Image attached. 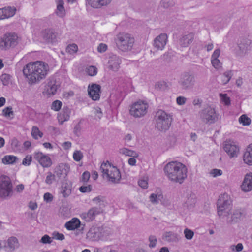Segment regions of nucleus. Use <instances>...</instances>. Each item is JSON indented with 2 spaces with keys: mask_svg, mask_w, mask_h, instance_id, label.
<instances>
[{
  "mask_svg": "<svg viewBox=\"0 0 252 252\" xmlns=\"http://www.w3.org/2000/svg\"><path fill=\"white\" fill-rule=\"evenodd\" d=\"M49 71L48 64L41 61L29 63L23 69V74L30 85L38 83L44 79Z\"/></svg>",
  "mask_w": 252,
  "mask_h": 252,
  "instance_id": "f257e3e1",
  "label": "nucleus"
},
{
  "mask_svg": "<svg viewBox=\"0 0 252 252\" xmlns=\"http://www.w3.org/2000/svg\"><path fill=\"white\" fill-rule=\"evenodd\" d=\"M164 171L168 179L173 183L181 184L187 177V169L181 162L168 163L164 168Z\"/></svg>",
  "mask_w": 252,
  "mask_h": 252,
  "instance_id": "f03ea898",
  "label": "nucleus"
},
{
  "mask_svg": "<svg viewBox=\"0 0 252 252\" xmlns=\"http://www.w3.org/2000/svg\"><path fill=\"white\" fill-rule=\"evenodd\" d=\"M135 41L134 37L126 32L118 33L115 39L117 49L124 53L130 52L133 49Z\"/></svg>",
  "mask_w": 252,
  "mask_h": 252,
  "instance_id": "7ed1b4c3",
  "label": "nucleus"
},
{
  "mask_svg": "<svg viewBox=\"0 0 252 252\" xmlns=\"http://www.w3.org/2000/svg\"><path fill=\"white\" fill-rule=\"evenodd\" d=\"M100 170L102 173V177L107 181L112 184H118L121 179V175L119 170L111 165L109 161L101 164Z\"/></svg>",
  "mask_w": 252,
  "mask_h": 252,
  "instance_id": "20e7f679",
  "label": "nucleus"
},
{
  "mask_svg": "<svg viewBox=\"0 0 252 252\" xmlns=\"http://www.w3.org/2000/svg\"><path fill=\"white\" fill-rule=\"evenodd\" d=\"M156 127L160 131L168 130L172 121V116L162 110L158 111L155 115Z\"/></svg>",
  "mask_w": 252,
  "mask_h": 252,
  "instance_id": "39448f33",
  "label": "nucleus"
},
{
  "mask_svg": "<svg viewBox=\"0 0 252 252\" xmlns=\"http://www.w3.org/2000/svg\"><path fill=\"white\" fill-rule=\"evenodd\" d=\"M218 214L220 218L224 219L232 208L230 196L226 194L220 195L217 201Z\"/></svg>",
  "mask_w": 252,
  "mask_h": 252,
  "instance_id": "423d86ee",
  "label": "nucleus"
},
{
  "mask_svg": "<svg viewBox=\"0 0 252 252\" xmlns=\"http://www.w3.org/2000/svg\"><path fill=\"white\" fill-rule=\"evenodd\" d=\"M201 120L205 124H212L217 122L219 114L217 112L215 106L207 105L199 112Z\"/></svg>",
  "mask_w": 252,
  "mask_h": 252,
  "instance_id": "0eeeda50",
  "label": "nucleus"
},
{
  "mask_svg": "<svg viewBox=\"0 0 252 252\" xmlns=\"http://www.w3.org/2000/svg\"><path fill=\"white\" fill-rule=\"evenodd\" d=\"M13 185L10 178L4 175L0 176V198L9 199L13 195Z\"/></svg>",
  "mask_w": 252,
  "mask_h": 252,
  "instance_id": "6e6552de",
  "label": "nucleus"
},
{
  "mask_svg": "<svg viewBox=\"0 0 252 252\" xmlns=\"http://www.w3.org/2000/svg\"><path fill=\"white\" fill-rule=\"evenodd\" d=\"M148 107L149 105L146 101L139 100L131 105L129 113L134 118H140L146 114Z\"/></svg>",
  "mask_w": 252,
  "mask_h": 252,
  "instance_id": "1a4fd4ad",
  "label": "nucleus"
},
{
  "mask_svg": "<svg viewBox=\"0 0 252 252\" xmlns=\"http://www.w3.org/2000/svg\"><path fill=\"white\" fill-rule=\"evenodd\" d=\"M18 43V36L14 33H7L0 39V49L6 51Z\"/></svg>",
  "mask_w": 252,
  "mask_h": 252,
  "instance_id": "9d476101",
  "label": "nucleus"
},
{
  "mask_svg": "<svg viewBox=\"0 0 252 252\" xmlns=\"http://www.w3.org/2000/svg\"><path fill=\"white\" fill-rule=\"evenodd\" d=\"M178 82L182 90H188L194 87L195 79L193 74L189 72H184L180 76Z\"/></svg>",
  "mask_w": 252,
  "mask_h": 252,
  "instance_id": "9b49d317",
  "label": "nucleus"
},
{
  "mask_svg": "<svg viewBox=\"0 0 252 252\" xmlns=\"http://www.w3.org/2000/svg\"><path fill=\"white\" fill-rule=\"evenodd\" d=\"M103 209L101 207H94L91 208L87 212L82 213L81 217L87 222L94 220L95 217L102 213Z\"/></svg>",
  "mask_w": 252,
  "mask_h": 252,
  "instance_id": "f8f14e48",
  "label": "nucleus"
},
{
  "mask_svg": "<svg viewBox=\"0 0 252 252\" xmlns=\"http://www.w3.org/2000/svg\"><path fill=\"white\" fill-rule=\"evenodd\" d=\"M104 236V230L101 227H92L86 234V238L91 241H96Z\"/></svg>",
  "mask_w": 252,
  "mask_h": 252,
  "instance_id": "ddd939ff",
  "label": "nucleus"
},
{
  "mask_svg": "<svg viewBox=\"0 0 252 252\" xmlns=\"http://www.w3.org/2000/svg\"><path fill=\"white\" fill-rule=\"evenodd\" d=\"M244 215V212L241 209L234 210L230 212L224 218L228 224H232L238 222Z\"/></svg>",
  "mask_w": 252,
  "mask_h": 252,
  "instance_id": "4468645a",
  "label": "nucleus"
},
{
  "mask_svg": "<svg viewBox=\"0 0 252 252\" xmlns=\"http://www.w3.org/2000/svg\"><path fill=\"white\" fill-rule=\"evenodd\" d=\"M168 41V36L166 33H162L157 36L154 40L153 45L157 50H163Z\"/></svg>",
  "mask_w": 252,
  "mask_h": 252,
  "instance_id": "2eb2a0df",
  "label": "nucleus"
},
{
  "mask_svg": "<svg viewBox=\"0 0 252 252\" xmlns=\"http://www.w3.org/2000/svg\"><path fill=\"white\" fill-rule=\"evenodd\" d=\"M223 149L230 158L237 157L239 152V147L233 141H226Z\"/></svg>",
  "mask_w": 252,
  "mask_h": 252,
  "instance_id": "dca6fc26",
  "label": "nucleus"
},
{
  "mask_svg": "<svg viewBox=\"0 0 252 252\" xmlns=\"http://www.w3.org/2000/svg\"><path fill=\"white\" fill-rule=\"evenodd\" d=\"M122 61L121 58L116 54L110 55L108 61V68L114 72H117L120 68Z\"/></svg>",
  "mask_w": 252,
  "mask_h": 252,
  "instance_id": "f3484780",
  "label": "nucleus"
},
{
  "mask_svg": "<svg viewBox=\"0 0 252 252\" xmlns=\"http://www.w3.org/2000/svg\"><path fill=\"white\" fill-rule=\"evenodd\" d=\"M34 158L43 167L48 168L52 164L50 158L41 152H35L34 154Z\"/></svg>",
  "mask_w": 252,
  "mask_h": 252,
  "instance_id": "a211bd4d",
  "label": "nucleus"
},
{
  "mask_svg": "<svg viewBox=\"0 0 252 252\" xmlns=\"http://www.w3.org/2000/svg\"><path fill=\"white\" fill-rule=\"evenodd\" d=\"M69 171V167L67 164L60 163L55 168L54 173L58 180H59L65 178Z\"/></svg>",
  "mask_w": 252,
  "mask_h": 252,
  "instance_id": "6ab92c4d",
  "label": "nucleus"
},
{
  "mask_svg": "<svg viewBox=\"0 0 252 252\" xmlns=\"http://www.w3.org/2000/svg\"><path fill=\"white\" fill-rule=\"evenodd\" d=\"M57 33L52 29H46L41 32V36L47 43H54L57 41Z\"/></svg>",
  "mask_w": 252,
  "mask_h": 252,
  "instance_id": "aec40b11",
  "label": "nucleus"
},
{
  "mask_svg": "<svg viewBox=\"0 0 252 252\" xmlns=\"http://www.w3.org/2000/svg\"><path fill=\"white\" fill-rule=\"evenodd\" d=\"M112 0H85L86 6L94 9H100L108 5Z\"/></svg>",
  "mask_w": 252,
  "mask_h": 252,
  "instance_id": "412c9836",
  "label": "nucleus"
},
{
  "mask_svg": "<svg viewBox=\"0 0 252 252\" xmlns=\"http://www.w3.org/2000/svg\"><path fill=\"white\" fill-rule=\"evenodd\" d=\"M17 9L14 6H5L0 8V20L13 17Z\"/></svg>",
  "mask_w": 252,
  "mask_h": 252,
  "instance_id": "4be33fe9",
  "label": "nucleus"
},
{
  "mask_svg": "<svg viewBox=\"0 0 252 252\" xmlns=\"http://www.w3.org/2000/svg\"><path fill=\"white\" fill-rule=\"evenodd\" d=\"M101 87L99 85L93 84L88 87V94L94 100H97L100 98Z\"/></svg>",
  "mask_w": 252,
  "mask_h": 252,
  "instance_id": "5701e85b",
  "label": "nucleus"
},
{
  "mask_svg": "<svg viewBox=\"0 0 252 252\" xmlns=\"http://www.w3.org/2000/svg\"><path fill=\"white\" fill-rule=\"evenodd\" d=\"M84 224H81L80 220L76 218H73L65 224V228L68 230H74L76 229L81 227V231H83L84 228Z\"/></svg>",
  "mask_w": 252,
  "mask_h": 252,
  "instance_id": "b1692460",
  "label": "nucleus"
},
{
  "mask_svg": "<svg viewBox=\"0 0 252 252\" xmlns=\"http://www.w3.org/2000/svg\"><path fill=\"white\" fill-rule=\"evenodd\" d=\"M241 189L244 192L252 190V173L247 174L241 185Z\"/></svg>",
  "mask_w": 252,
  "mask_h": 252,
  "instance_id": "393cba45",
  "label": "nucleus"
},
{
  "mask_svg": "<svg viewBox=\"0 0 252 252\" xmlns=\"http://www.w3.org/2000/svg\"><path fill=\"white\" fill-rule=\"evenodd\" d=\"M57 7L55 11L56 15L60 18H63L66 15V10L64 6L63 0H55Z\"/></svg>",
  "mask_w": 252,
  "mask_h": 252,
  "instance_id": "a878e982",
  "label": "nucleus"
},
{
  "mask_svg": "<svg viewBox=\"0 0 252 252\" xmlns=\"http://www.w3.org/2000/svg\"><path fill=\"white\" fill-rule=\"evenodd\" d=\"M70 113L71 111L69 108L67 107L63 108L62 112L58 115V119L60 124H63L69 119Z\"/></svg>",
  "mask_w": 252,
  "mask_h": 252,
  "instance_id": "bb28decb",
  "label": "nucleus"
},
{
  "mask_svg": "<svg viewBox=\"0 0 252 252\" xmlns=\"http://www.w3.org/2000/svg\"><path fill=\"white\" fill-rule=\"evenodd\" d=\"M193 39L194 34L192 33L184 35L180 39L179 44L182 47H186L192 43Z\"/></svg>",
  "mask_w": 252,
  "mask_h": 252,
  "instance_id": "cd10ccee",
  "label": "nucleus"
},
{
  "mask_svg": "<svg viewBox=\"0 0 252 252\" xmlns=\"http://www.w3.org/2000/svg\"><path fill=\"white\" fill-rule=\"evenodd\" d=\"M243 160L246 164L252 165V144H250L243 155Z\"/></svg>",
  "mask_w": 252,
  "mask_h": 252,
  "instance_id": "c85d7f7f",
  "label": "nucleus"
},
{
  "mask_svg": "<svg viewBox=\"0 0 252 252\" xmlns=\"http://www.w3.org/2000/svg\"><path fill=\"white\" fill-rule=\"evenodd\" d=\"M19 246V244L18 239L14 236H11L7 239V246L5 247H6L9 251H13L17 249Z\"/></svg>",
  "mask_w": 252,
  "mask_h": 252,
  "instance_id": "c756f323",
  "label": "nucleus"
},
{
  "mask_svg": "<svg viewBox=\"0 0 252 252\" xmlns=\"http://www.w3.org/2000/svg\"><path fill=\"white\" fill-rule=\"evenodd\" d=\"M58 89V86L54 81H49L45 86V90L48 94H54Z\"/></svg>",
  "mask_w": 252,
  "mask_h": 252,
  "instance_id": "7c9ffc66",
  "label": "nucleus"
},
{
  "mask_svg": "<svg viewBox=\"0 0 252 252\" xmlns=\"http://www.w3.org/2000/svg\"><path fill=\"white\" fill-rule=\"evenodd\" d=\"M163 239L168 242H176L179 240V237L177 234L173 232H166L164 233Z\"/></svg>",
  "mask_w": 252,
  "mask_h": 252,
  "instance_id": "2f4dec72",
  "label": "nucleus"
},
{
  "mask_svg": "<svg viewBox=\"0 0 252 252\" xmlns=\"http://www.w3.org/2000/svg\"><path fill=\"white\" fill-rule=\"evenodd\" d=\"M18 159V158L13 155H6L2 158V163L5 165L13 164Z\"/></svg>",
  "mask_w": 252,
  "mask_h": 252,
  "instance_id": "473e14b6",
  "label": "nucleus"
},
{
  "mask_svg": "<svg viewBox=\"0 0 252 252\" xmlns=\"http://www.w3.org/2000/svg\"><path fill=\"white\" fill-rule=\"evenodd\" d=\"M119 152L120 154L124 155L126 156L137 157L138 156V154L135 151L126 148H122L120 149Z\"/></svg>",
  "mask_w": 252,
  "mask_h": 252,
  "instance_id": "72a5a7b5",
  "label": "nucleus"
},
{
  "mask_svg": "<svg viewBox=\"0 0 252 252\" xmlns=\"http://www.w3.org/2000/svg\"><path fill=\"white\" fill-rule=\"evenodd\" d=\"M251 44V41L245 38L242 39L239 43V47L243 52L246 51Z\"/></svg>",
  "mask_w": 252,
  "mask_h": 252,
  "instance_id": "f704fd0d",
  "label": "nucleus"
},
{
  "mask_svg": "<svg viewBox=\"0 0 252 252\" xmlns=\"http://www.w3.org/2000/svg\"><path fill=\"white\" fill-rule=\"evenodd\" d=\"M150 201L154 204H158L163 199V195L160 193H152L149 197Z\"/></svg>",
  "mask_w": 252,
  "mask_h": 252,
  "instance_id": "c9c22d12",
  "label": "nucleus"
},
{
  "mask_svg": "<svg viewBox=\"0 0 252 252\" xmlns=\"http://www.w3.org/2000/svg\"><path fill=\"white\" fill-rule=\"evenodd\" d=\"M71 192V189L70 186L67 183H63L62 186L61 193L63 197L68 196Z\"/></svg>",
  "mask_w": 252,
  "mask_h": 252,
  "instance_id": "e433bc0d",
  "label": "nucleus"
},
{
  "mask_svg": "<svg viewBox=\"0 0 252 252\" xmlns=\"http://www.w3.org/2000/svg\"><path fill=\"white\" fill-rule=\"evenodd\" d=\"M175 2L173 0H161L160 2V6L164 9H167L174 5Z\"/></svg>",
  "mask_w": 252,
  "mask_h": 252,
  "instance_id": "4c0bfd02",
  "label": "nucleus"
},
{
  "mask_svg": "<svg viewBox=\"0 0 252 252\" xmlns=\"http://www.w3.org/2000/svg\"><path fill=\"white\" fill-rule=\"evenodd\" d=\"M232 76V72L231 71L225 72L221 77L222 84L225 85L228 83L231 79Z\"/></svg>",
  "mask_w": 252,
  "mask_h": 252,
  "instance_id": "58836bf2",
  "label": "nucleus"
},
{
  "mask_svg": "<svg viewBox=\"0 0 252 252\" xmlns=\"http://www.w3.org/2000/svg\"><path fill=\"white\" fill-rule=\"evenodd\" d=\"M93 202L96 205H98V207H101L103 209V207L105 206L104 204V198L101 196H97L92 200Z\"/></svg>",
  "mask_w": 252,
  "mask_h": 252,
  "instance_id": "ea45409f",
  "label": "nucleus"
},
{
  "mask_svg": "<svg viewBox=\"0 0 252 252\" xmlns=\"http://www.w3.org/2000/svg\"><path fill=\"white\" fill-rule=\"evenodd\" d=\"M32 135L34 139H38L39 137L41 138L43 134L37 127L33 126L32 130Z\"/></svg>",
  "mask_w": 252,
  "mask_h": 252,
  "instance_id": "a19ab883",
  "label": "nucleus"
},
{
  "mask_svg": "<svg viewBox=\"0 0 252 252\" xmlns=\"http://www.w3.org/2000/svg\"><path fill=\"white\" fill-rule=\"evenodd\" d=\"M239 122L242 124L243 126H249L251 120L246 115L243 114L239 118Z\"/></svg>",
  "mask_w": 252,
  "mask_h": 252,
  "instance_id": "79ce46f5",
  "label": "nucleus"
},
{
  "mask_svg": "<svg viewBox=\"0 0 252 252\" xmlns=\"http://www.w3.org/2000/svg\"><path fill=\"white\" fill-rule=\"evenodd\" d=\"M85 71L91 76H94L97 73V68L95 66L91 65L87 67Z\"/></svg>",
  "mask_w": 252,
  "mask_h": 252,
  "instance_id": "37998d69",
  "label": "nucleus"
},
{
  "mask_svg": "<svg viewBox=\"0 0 252 252\" xmlns=\"http://www.w3.org/2000/svg\"><path fill=\"white\" fill-rule=\"evenodd\" d=\"M12 109V108L11 107L5 108L2 111L3 115L6 118H13L14 117V112Z\"/></svg>",
  "mask_w": 252,
  "mask_h": 252,
  "instance_id": "c03bdc74",
  "label": "nucleus"
},
{
  "mask_svg": "<svg viewBox=\"0 0 252 252\" xmlns=\"http://www.w3.org/2000/svg\"><path fill=\"white\" fill-rule=\"evenodd\" d=\"M56 178V176H55L54 173L53 174L51 172H48L47 173V175L45 179V182L47 185H51L52 184L53 181H55Z\"/></svg>",
  "mask_w": 252,
  "mask_h": 252,
  "instance_id": "a18cd8bd",
  "label": "nucleus"
},
{
  "mask_svg": "<svg viewBox=\"0 0 252 252\" xmlns=\"http://www.w3.org/2000/svg\"><path fill=\"white\" fill-rule=\"evenodd\" d=\"M148 241L149 242V247L150 248H155L157 243V239L155 235H150L148 238Z\"/></svg>",
  "mask_w": 252,
  "mask_h": 252,
  "instance_id": "49530a36",
  "label": "nucleus"
},
{
  "mask_svg": "<svg viewBox=\"0 0 252 252\" xmlns=\"http://www.w3.org/2000/svg\"><path fill=\"white\" fill-rule=\"evenodd\" d=\"M220 96L221 101L224 105L228 106L230 104V98L226 94H220Z\"/></svg>",
  "mask_w": 252,
  "mask_h": 252,
  "instance_id": "de8ad7c7",
  "label": "nucleus"
},
{
  "mask_svg": "<svg viewBox=\"0 0 252 252\" xmlns=\"http://www.w3.org/2000/svg\"><path fill=\"white\" fill-rule=\"evenodd\" d=\"M62 103L61 101L57 100L52 102L51 109L54 111H58L61 108Z\"/></svg>",
  "mask_w": 252,
  "mask_h": 252,
  "instance_id": "09e8293b",
  "label": "nucleus"
},
{
  "mask_svg": "<svg viewBox=\"0 0 252 252\" xmlns=\"http://www.w3.org/2000/svg\"><path fill=\"white\" fill-rule=\"evenodd\" d=\"M94 113L95 115V119L96 120L101 119L103 116V113L101 109L99 107H96L94 108Z\"/></svg>",
  "mask_w": 252,
  "mask_h": 252,
  "instance_id": "8fccbe9b",
  "label": "nucleus"
},
{
  "mask_svg": "<svg viewBox=\"0 0 252 252\" xmlns=\"http://www.w3.org/2000/svg\"><path fill=\"white\" fill-rule=\"evenodd\" d=\"M73 157L74 160L79 161L82 159L83 155L80 151L77 150L74 152Z\"/></svg>",
  "mask_w": 252,
  "mask_h": 252,
  "instance_id": "3c124183",
  "label": "nucleus"
},
{
  "mask_svg": "<svg viewBox=\"0 0 252 252\" xmlns=\"http://www.w3.org/2000/svg\"><path fill=\"white\" fill-rule=\"evenodd\" d=\"M195 203V198L194 195H190L188 197L186 201V204L188 207H191Z\"/></svg>",
  "mask_w": 252,
  "mask_h": 252,
  "instance_id": "603ef678",
  "label": "nucleus"
},
{
  "mask_svg": "<svg viewBox=\"0 0 252 252\" xmlns=\"http://www.w3.org/2000/svg\"><path fill=\"white\" fill-rule=\"evenodd\" d=\"M184 233L186 238L188 240H191L194 236L193 231L188 228L185 229Z\"/></svg>",
  "mask_w": 252,
  "mask_h": 252,
  "instance_id": "864d4df0",
  "label": "nucleus"
},
{
  "mask_svg": "<svg viewBox=\"0 0 252 252\" xmlns=\"http://www.w3.org/2000/svg\"><path fill=\"white\" fill-rule=\"evenodd\" d=\"M212 66L216 69H220L222 66V63L219 59L211 60Z\"/></svg>",
  "mask_w": 252,
  "mask_h": 252,
  "instance_id": "5fc2aeb1",
  "label": "nucleus"
},
{
  "mask_svg": "<svg viewBox=\"0 0 252 252\" xmlns=\"http://www.w3.org/2000/svg\"><path fill=\"white\" fill-rule=\"evenodd\" d=\"M52 239L48 235H44L40 239V242L43 244H51Z\"/></svg>",
  "mask_w": 252,
  "mask_h": 252,
  "instance_id": "6e6d98bb",
  "label": "nucleus"
},
{
  "mask_svg": "<svg viewBox=\"0 0 252 252\" xmlns=\"http://www.w3.org/2000/svg\"><path fill=\"white\" fill-rule=\"evenodd\" d=\"M66 50L70 54H73L77 52L78 47L76 44H73L68 46Z\"/></svg>",
  "mask_w": 252,
  "mask_h": 252,
  "instance_id": "4d7b16f0",
  "label": "nucleus"
},
{
  "mask_svg": "<svg viewBox=\"0 0 252 252\" xmlns=\"http://www.w3.org/2000/svg\"><path fill=\"white\" fill-rule=\"evenodd\" d=\"M108 46L106 44L100 43L97 46V51L100 53H104L107 50Z\"/></svg>",
  "mask_w": 252,
  "mask_h": 252,
  "instance_id": "13d9d810",
  "label": "nucleus"
},
{
  "mask_svg": "<svg viewBox=\"0 0 252 252\" xmlns=\"http://www.w3.org/2000/svg\"><path fill=\"white\" fill-rule=\"evenodd\" d=\"M90 177V173L88 171H85L83 173V174L82 175L81 181L82 182H83L84 183H86L89 181Z\"/></svg>",
  "mask_w": 252,
  "mask_h": 252,
  "instance_id": "bf43d9fd",
  "label": "nucleus"
},
{
  "mask_svg": "<svg viewBox=\"0 0 252 252\" xmlns=\"http://www.w3.org/2000/svg\"><path fill=\"white\" fill-rule=\"evenodd\" d=\"M52 235V238L56 240H63L65 239L64 235L59 232H54L53 233Z\"/></svg>",
  "mask_w": 252,
  "mask_h": 252,
  "instance_id": "052dcab7",
  "label": "nucleus"
},
{
  "mask_svg": "<svg viewBox=\"0 0 252 252\" xmlns=\"http://www.w3.org/2000/svg\"><path fill=\"white\" fill-rule=\"evenodd\" d=\"M32 162V157L30 155H27L23 159L22 161V164L25 166H29Z\"/></svg>",
  "mask_w": 252,
  "mask_h": 252,
  "instance_id": "680f3d73",
  "label": "nucleus"
},
{
  "mask_svg": "<svg viewBox=\"0 0 252 252\" xmlns=\"http://www.w3.org/2000/svg\"><path fill=\"white\" fill-rule=\"evenodd\" d=\"M1 80L4 85H7L9 83L10 76L6 74H3L1 76Z\"/></svg>",
  "mask_w": 252,
  "mask_h": 252,
  "instance_id": "e2e57ef3",
  "label": "nucleus"
},
{
  "mask_svg": "<svg viewBox=\"0 0 252 252\" xmlns=\"http://www.w3.org/2000/svg\"><path fill=\"white\" fill-rule=\"evenodd\" d=\"M222 174V171L220 169H214L210 171V174L214 177L220 176Z\"/></svg>",
  "mask_w": 252,
  "mask_h": 252,
  "instance_id": "0e129e2a",
  "label": "nucleus"
},
{
  "mask_svg": "<svg viewBox=\"0 0 252 252\" xmlns=\"http://www.w3.org/2000/svg\"><path fill=\"white\" fill-rule=\"evenodd\" d=\"M138 185L144 189L148 188V181L146 179H141L138 181Z\"/></svg>",
  "mask_w": 252,
  "mask_h": 252,
  "instance_id": "69168bd1",
  "label": "nucleus"
},
{
  "mask_svg": "<svg viewBox=\"0 0 252 252\" xmlns=\"http://www.w3.org/2000/svg\"><path fill=\"white\" fill-rule=\"evenodd\" d=\"M187 98L184 96H179L176 98V102L179 105H183L186 102Z\"/></svg>",
  "mask_w": 252,
  "mask_h": 252,
  "instance_id": "338daca9",
  "label": "nucleus"
},
{
  "mask_svg": "<svg viewBox=\"0 0 252 252\" xmlns=\"http://www.w3.org/2000/svg\"><path fill=\"white\" fill-rule=\"evenodd\" d=\"M220 54V50L219 49H216L211 56V60L218 59Z\"/></svg>",
  "mask_w": 252,
  "mask_h": 252,
  "instance_id": "774afa93",
  "label": "nucleus"
}]
</instances>
